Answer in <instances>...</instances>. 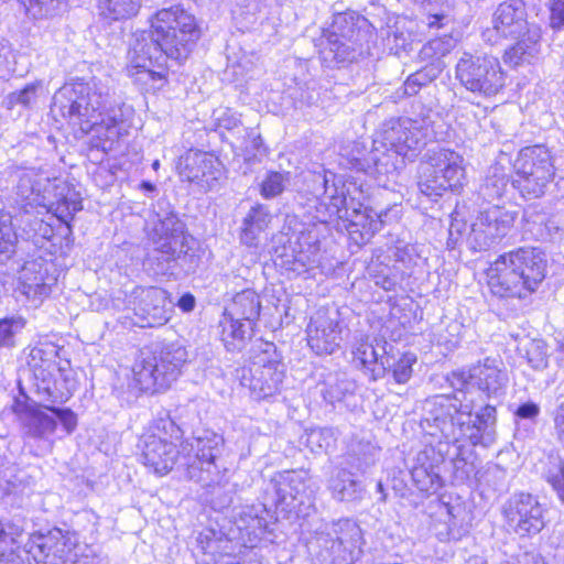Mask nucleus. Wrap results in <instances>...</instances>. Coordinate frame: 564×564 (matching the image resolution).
Wrapping results in <instances>:
<instances>
[{
	"instance_id": "nucleus-1",
	"label": "nucleus",
	"mask_w": 564,
	"mask_h": 564,
	"mask_svg": "<svg viewBox=\"0 0 564 564\" xmlns=\"http://www.w3.org/2000/svg\"><path fill=\"white\" fill-rule=\"evenodd\" d=\"M184 432L170 417H158L151 431L140 440L141 462L155 474H169L174 466L184 469L188 480L202 487L219 485L226 468L219 464L224 448V437L209 430H204L192 438H185L180 447L173 441L183 437Z\"/></svg>"
},
{
	"instance_id": "nucleus-2",
	"label": "nucleus",
	"mask_w": 564,
	"mask_h": 564,
	"mask_svg": "<svg viewBox=\"0 0 564 564\" xmlns=\"http://www.w3.org/2000/svg\"><path fill=\"white\" fill-rule=\"evenodd\" d=\"M51 111L83 134L93 133V148L106 153L127 132L121 107L112 102L109 87L96 77L64 84L53 96Z\"/></svg>"
},
{
	"instance_id": "nucleus-3",
	"label": "nucleus",
	"mask_w": 564,
	"mask_h": 564,
	"mask_svg": "<svg viewBox=\"0 0 564 564\" xmlns=\"http://www.w3.org/2000/svg\"><path fill=\"white\" fill-rule=\"evenodd\" d=\"M427 406L426 423L437 429L448 442L465 438L481 447L496 442V405L479 403L463 393V399L457 394L436 395L427 401Z\"/></svg>"
},
{
	"instance_id": "nucleus-4",
	"label": "nucleus",
	"mask_w": 564,
	"mask_h": 564,
	"mask_svg": "<svg viewBox=\"0 0 564 564\" xmlns=\"http://www.w3.org/2000/svg\"><path fill=\"white\" fill-rule=\"evenodd\" d=\"M432 122L429 113L387 120L373 140V150L367 158H352L351 169L370 175L395 171L399 156L403 162L419 155L430 137Z\"/></svg>"
},
{
	"instance_id": "nucleus-5",
	"label": "nucleus",
	"mask_w": 564,
	"mask_h": 564,
	"mask_svg": "<svg viewBox=\"0 0 564 564\" xmlns=\"http://www.w3.org/2000/svg\"><path fill=\"white\" fill-rule=\"evenodd\" d=\"M546 260L538 248L522 247L499 256L488 268V286L499 297L524 299L545 278Z\"/></svg>"
},
{
	"instance_id": "nucleus-6",
	"label": "nucleus",
	"mask_w": 564,
	"mask_h": 564,
	"mask_svg": "<svg viewBox=\"0 0 564 564\" xmlns=\"http://www.w3.org/2000/svg\"><path fill=\"white\" fill-rule=\"evenodd\" d=\"M527 17L522 0L502 2L492 14L491 26L482 32L484 41L491 45L506 39L518 40L503 55L505 63L513 67L531 63L540 52L541 28L530 24Z\"/></svg>"
},
{
	"instance_id": "nucleus-7",
	"label": "nucleus",
	"mask_w": 564,
	"mask_h": 564,
	"mask_svg": "<svg viewBox=\"0 0 564 564\" xmlns=\"http://www.w3.org/2000/svg\"><path fill=\"white\" fill-rule=\"evenodd\" d=\"M323 188L321 196L317 198L316 219L321 223H329L334 219H343L349 221L352 226H360L370 235L379 231L381 227L398 218L399 209L397 205L390 208L376 209L359 204L348 206L347 195L349 189L345 182L333 172L326 171L323 175L316 176Z\"/></svg>"
},
{
	"instance_id": "nucleus-8",
	"label": "nucleus",
	"mask_w": 564,
	"mask_h": 564,
	"mask_svg": "<svg viewBox=\"0 0 564 564\" xmlns=\"http://www.w3.org/2000/svg\"><path fill=\"white\" fill-rule=\"evenodd\" d=\"M154 248L147 254L144 267L154 275L181 279L194 273L199 257L188 245L184 224L176 215L170 214L156 228Z\"/></svg>"
},
{
	"instance_id": "nucleus-9",
	"label": "nucleus",
	"mask_w": 564,
	"mask_h": 564,
	"mask_svg": "<svg viewBox=\"0 0 564 564\" xmlns=\"http://www.w3.org/2000/svg\"><path fill=\"white\" fill-rule=\"evenodd\" d=\"M150 33L143 32L138 37L153 41L171 59L185 61L200 32L195 17L180 4L159 10L151 19Z\"/></svg>"
},
{
	"instance_id": "nucleus-10",
	"label": "nucleus",
	"mask_w": 564,
	"mask_h": 564,
	"mask_svg": "<svg viewBox=\"0 0 564 564\" xmlns=\"http://www.w3.org/2000/svg\"><path fill=\"white\" fill-rule=\"evenodd\" d=\"M187 359L186 348L176 343L145 347L133 366L134 381L143 392L165 390L178 378Z\"/></svg>"
},
{
	"instance_id": "nucleus-11",
	"label": "nucleus",
	"mask_w": 564,
	"mask_h": 564,
	"mask_svg": "<svg viewBox=\"0 0 564 564\" xmlns=\"http://www.w3.org/2000/svg\"><path fill=\"white\" fill-rule=\"evenodd\" d=\"M285 366L273 343L257 339L250 349L248 366L238 370L241 386L250 390L256 400H264L280 392Z\"/></svg>"
},
{
	"instance_id": "nucleus-12",
	"label": "nucleus",
	"mask_w": 564,
	"mask_h": 564,
	"mask_svg": "<svg viewBox=\"0 0 564 564\" xmlns=\"http://www.w3.org/2000/svg\"><path fill=\"white\" fill-rule=\"evenodd\" d=\"M362 533L358 523L351 519H339L325 524L316 533L311 547L319 564H354L360 554Z\"/></svg>"
},
{
	"instance_id": "nucleus-13",
	"label": "nucleus",
	"mask_w": 564,
	"mask_h": 564,
	"mask_svg": "<svg viewBox=\"0 0 564 564\" xmlns=\"http://www.w3.org/2000/svg\"><path fill=\"white\" fill-rule=\"evenodd\" d=\"M427 166L424 167L417 186L430 197H441L446 191H458L465 181L463 156L454 150L435 147L426 152Z\"/></svg>"
},
{
	"instance_id": "nucleus-14",
	"label": "nucleus",
	"mask_w": 564,
	"mask_h": 564,
	"mask_svg": "<svg viewBox=\"0 0 564 564\" xmlns=\"http://www.w3.org/2000/svg\"><path fill=\"white\" fill-rule=\"evenodd\" d=\"M512 186L528 199L539 198L554 180V158L549 148L536 144L523 148L514 162Z\"/></svg>"
},
{
	"instance_id": "nucleus-15",
	"label": "nucleus",
	"mask_w": 564,
	"mask_h": 564,
	"mask_svg": "<svg viewBox=\"0 0 564 564\" xmlns=\"http://www.w3.org/2000/svg\"><path fill=\"white\" fill-rule=\"evenodd\" d=\"M455 78L477 97L490 98L505 86V73L494 56L464 52L455 66Z\"/></svg>"
},
{
	"instance_id": "nucleus-16",
	"label": "nucleus",
	"mask_w": 564,
	"mask_h": 564,
	"mask_svg": "<svg viewBox=\"0 0 564 564\" xmlns=\"http://www.w3.org/2000/svg\"><path fill=\"white\" fill-rule=\"evenodd\" d=\"M57 355L56 347L50 344L35 346L30 351L28 365L41 402L65 403L72 397Z\"/></svg>"
},
{
	"instance_id": "nucleus-17",
	"label": "nucleus",
	"mask_w": 564,
	"mask_h": 564,
	"mask_svg": "<svg viewBox=\"0 0 564 564\" xmlns=\"http://www.w3.org/2000/svg\"><path fill=\"white\" fill-rule=\"evenodd\" d=\"M171 59L153 41L135 37L129 51L128 75L144 91H155L165 84V67Z\"/></svg>"
},
{
	"instance_id": "nucleus-18",
	"label": "nucleus",
	"mask_w": 564,
	"mask_h": 564,
	"mask_svg": "<svg viewBox=\"0 0 564 564\" xmlns=\"http://www.w3.org/2000/svg\"><path fill=\"white\" fill-rule=\"evenodd\" d=\"M78 544V535L70 530L53 528L32 533L21 549L26 564L64 563Z\"/></svg>"
},
{
	"instance_id": "nucleus-19",
	"label": "nucleus",
	"mask_w": 564,
	"mask_h": 564,
	"mask_svg": "<svg viewBox=\"0 0 564 564\" xmlns=\"http://www.w3.org/2000/svg\"><path fill=\"white\" fill-rule=\"evenodd\" d=\"M358 19L352 14H338L332 25V31L325 36L319 51L321 58L327 67L352 62L360 54L358 44L360 31Z\"/></svg>"
},
{
	"instance_id": "nucleus-20",
	"label": "nucleus",
	"mask_w": 564,
	"mask_h": 564,
	"mask_svg": "<svg viewBox=\"0 0 564 564\" xmlns=\"http://www.w3.org/2000/svg\"><path fill=\"white\" fill-rule=\"evenodd\" d=\"M123 308L133 312L138 317L135 324L140 327H155L170 319L171 301L167 292L161 288L134 286L126 294Z\"/></svg>"
},
{
	"instance_id": "nucleus-21",
	"label": "nucleus",
	"mask_w": 564,
	"mask_h": 564,
	"mask_svg": "<svg viewBox=\"0 0 564 564\" xmlns=\"http://www.w3.org/2000/svg\"><path fill=\"white\" fill-rule=\"evenodd\" d=\"M508 527L518 535L539 533L545 525L544 509L538 497L528 492L513 494L502 506Z\"/></svg>"
},
{
	"instance_id": "nucleus-22",
	"label": "nucleus",
	"mask_w": 564,
	"mask_h": 564,
	"mask_svg": "<svg viewBox=\"0 0 564 564\" xmlns=\"http://www.w3.org/2000/svg\"><path fill=\"white\" fill-rule=\"evenodd\" d=\"M275 507L285 514L300 512L301 507L312 505L315 486L305 470H285L274 479Z\"/></svg>"
},
{
	"instance_id": "nucleus-23",
	"label": "nucleus",
	"mask_w": 564,
	"mask_h": 564,
	"mask_svg": "<svg viewBox=\"0 0 564 564\" xmlns=\"http://www.w3.org/2000/svg\"><path fill=\"white\" fill-rule=\"evenodd\" d=\"M345 328L337 310L321 308L307 325V344L316 355H332L340 348Z\"/></svg>"
},
{
	"instance_id": "nucleus-24",
	"label": "nucleus",
	"mask_w": 564,
	"mask_h": 564,
	"mask_svg": "<svg viewBox=\"0 0 564 564\" xmlns=\"http://www.w3.org/2000/svg\"><path fill=\"white\" fill-rule=\"evenodd\" d=\"M516 213L491 206L481 212L471 225L469 243L474 250H487L500 241L512 228Z\"/></svg>"
},
{
	"instance_id": "nucleus-25",
	"label": "nucleus",
	"mask_w": 564,
	"mask_h": 564,
	"mask_svg": "<svg viewBox=\"0 0 564 564\" xmlns=\"http://www.w3.org/2000/svg\"><path fill=\"white\" fill-rule=\"evenodd\" d=\"M508 380V375L499 358L487 357L484 361L471 367L473 384L487 398V403L496 406L506 393ZM475 400L486 404L482 395L479 397V400Z\"/></svg>"
},
{
	"instance_id": "nucleus-26",
	"label": "nucleus",
	"mask_w": 564,
	"mask_h": 564,
	"mask_svg": "<svg viewBox=\"0 0 564 564\" xmlns=\"http://www.w3.org/2000/svg\"><path fill=\"white\" fill-rule=\"evenodd\" d=\"M11 409L29 437L45 440L56 431L55 417L42 411L41 404L23 392L13 399Z\"/></svg>"
},
{
	"instance_id": "nucleus-27",
	"label": "nucleus",
	"mask_w": 564,
	"mask_h": 564,
	"mask_svg": "<svg viewBox=\"0 0 564 564\" xmlns=\"http://www.w3.org/2000/svg\"><path fill=\"white\" fill-rule=\"evenodd\" d=\"M279 241L283 243L280 256L292 258L294 265L308 270L322 264L319 241L314 231L293 230L291 235L281 232Z\"/></svg>"
},
{
	"instance_id": "nucleus-28",
	"label": "nucleus",
	"mask_w": 564,
	"mask_h": 564,
	"mask_svg": "<svg viewBox=\"0 0 564 564\" xmlns=\"http://www.w3.org/2000/svg\"><path fill=\"white\" fill-rule=\"evenodd\" d=\"M442 456L434 447L426 446L413 458L410 474L414 486L426 495L435 494L442 487L438 465Z\"/></svg>"
},
{
	"instance_id": "nucleus-29",
	"label": "nucleus",
	"mask_w": 564,
	"mask_h": 564,
	"mask_svg": "<svg viewBox=\"0 0 564 564\" xmlns=\"http://www.w3.org/2000/svg\"><path fill=\"white\" fill-rule=\"evenodd\" d=\"M387 345V341H383L382 345L377 344V346H373L367 336L360 335L359 338H355L352 345L354 360L358 361L365 369L376 372V367H378L384 373L392 365Z\"/></svg>"
},
{
	"instance_id": "nucleus-30",
	"label": "nucleus",
	"mask_w": 564,
	"mask_h": 564,
	"mask_svg": "<svg viewBox=\"0 0 564 564\" xmlns=\"http://www.w3.org/2000/svg\"><path fill=\"white\" fill-rule=\"evenodd\" d=\"M256 323L223 315L220 339L230 352H240L251 341Z\"/></svg>"
},
{
	"instance_id": "nucleus-31",
	"label": "nucleus",
	"mask_w": 564,
	"mask_h": 564,
	"mask_svg": "<svg viewBox=\"0 0 564 564\" xmlns=\"http://www.w3.org/2000/svg\"><path fill=\"white\" fill-rule=\"evenodd\" d=\"M453 442L454 453L452 456L453 476L458 482L465 484L473 480L478 473V456L475 452L477 445L465 444V438H457Z\"/></svg>"
},
{
	"instance_id": "nucleus-32",
	"label": "nucleus",
	"mask_w": 564,
	"mask_h": 564,
	"mask_svg": "<svg viewBox=\"0 0 564 564\" xmlns=\"http://www.w3.org/2000/svg\"><path fill=\"white\" fill-rule=\"evenodd\" d=\"M272 216L269 208L257 204L250 208L242 220L240 241L247 247H257L260 235L265 231L271 223Z\"/></svg>"
},
{
	"instance_id": "nucleus-33",
	"label": "nucleus",
	"mask_w": 564,
	"mask_h": 564,
	"mask_svg": "<svg viewBox=\"0 0 564 564\" xmlns=\"http://www.w3.org/2000/svg\"><path fill=\"white\" fill-rule=\"evenodd\" d=\"M24 529L12 521H0V564H26L18 544Z\"/></svg>"
},
{
	"instance_id": "nucleus-34",
	"label": "nucleus",
	"mask_w": 564,
	"mask_h": 564,
	"mask_svg": "<svg viewBox=\"0 0 564 564\" xmlns=\"http://www.w3.org/2000/svg\"><path fill=\"white\" fill-rule=\"evenodd\" d=\"M524 232L535 240H550L558 231L554 219L538 205L524 209Z\"/></svg>"
},
{
	"instance_id": "nucleus-35",
	"label": "nucleus",
	"mask_w": 564,
	"mask_h": 564,
	"mask_svg": "<svg viewBox=\"0 0 564 564\" xmlns=\"http://www.w3.org/2000/svg\"><path fill=\"white\" fill-rule=\"evenodd\" d=\"M327 488L338 501H355L362 497V484L345 468H336L328 479Z\"/></svg>"
},
{
	"instance_id": "nucleus-36",
	"label": "nucleus",
	"mask_w": 564,
	"mask_h": 564,
	"mask_svg": "<svg viewBox=\"0 0 564 564\" xmlns=\"http://www.w3.org/2000/svg\"><path fill=\"white\" fill-rule=\"evenodd\" d=\"M260 296L251 289L237 293L225 308L224 315L256 323L260 316Z\"/></svg>"
},
{
	"instance_id": "nucleus-37",
	"label": "nucleus",
	"mask_w": 564,
	"mask_h": 564,
	"mask_svg": "<svg viewBox=\"0 0 564 564\" xmlns=\"http://www.w3.org/2000/svg\"><path fill=\"white\" fill-rule=\"evenodd\" d=\"M142 0H97V14L106 23L126 21L135 17Z\"/></svg>"
},
{
	"instance_id": "nucleus-38",
	"label": "nucleus",
	"mask_w": 564,
	"mask_h": 564,
	"mask_svg": "<svg viewBox=\"0 0 564 564\" xmlns=\"http://www.w3.org/2000/svg\"><path fill=\"white\" fill-rule=\"evenodd\" d=\"M32 269L24 267L21 274L22 293L33 302L41 303L52 292L55 279L45 278L42 272L32 275Z\"/></svg>"
},
{
	"instance_id": "nucleus-39",
	"label": "nucleus",
	"mask_w": 564,
	"mask_h": 564,
	"mask_svg": "<svg viewBox=\"0 0 564 564\" xmlns=\"http://www.w3.org/2000/svg\"><path fill=\"white\" fill-rule=\"evenodd\" d=\"M59 197L52 204L55 216L70 229V221L74 215L83 209L82 199L78 194L69 188H63Z\"/></svg>"
},
{
	"instance_id": "nucleus-40",
	"label": "nucleus",
	"mask_w": 564,
	"mask_h": 564,
	"mask_svg": "<svg viewBox=\"0 0 564 564\" xmlns=\"http://www.w3.org/2000/svg\"><path fill=\"white\" fill-rule=\"evenodd\" d=\"M268 517L269 511L265 506L257 505L247 507L242 510L240 514V522L249 534L258 536L267 532L270 523ZM239 528L242 529L241 525H239Z\"/></svg>"
},
{
	"instance_id": "nucleus-41",
	"label": "nucleus",
	"mask_w": 564,
	"mask_h": 564,
	"mask_svg": "<svg viewBox=\"0 0 564 564\" xmlns=\"http://www.w3.org/2000/svg\"><path fill=\"white\" fill-rule=\"evenodd\" d=\"M213 166V159L206 153L196 152L186 158L185 176L191 182L202 181Z\"/></svg>"
},
{
	"instance_id": "nucleus-42",
	"label": "nucleus",
	"mask_w": 564,
	"mask_h": 564,
	"mask_svg": "<svg viewBox=\"0 0 564 564\" xmlns=\"http://www.w3.org/2000/svg\"><path fill=\"white\" fill-rule=\"evenodd\" d=\"M455 46V41L449 35L430 40L420 51L422 59L440 58L448 54Z\"/></svg>"
},
{
	"instance_id": "nucleus-43",
	"label": "nucleus",
	"mask_w": 564,
	"mask_h": 564,
	"mask_svg": "<svg viewBox=\"0 0 564 564\" xmlns=\"http://www.w3.org/2000/svg\"><path fill=\"white\" fill-rule=\"evenodd\" d=\"M416 362V356L413 352L402 354L398 360L391 356L392 377L397 383H406L412 377V367Z\"/></svg>"
},
{
	"instance_id": "nucleus-44",
	"label": "nucleus",
	"mask_w": 564,
	"mask_h": 564,
	"mask_svg": "<svg viewBox=\"0 0 564 564\" xmlns=\"http://www.w3.org/2000/svg\"><path fill=\"white\" fill-rule=\"evenodd\" d=\"M289 173L269 172L261 183L262 197L270 199L279 196L289 183Z\"/></svg>"
},
{
	"instance_id": "nucleus-45",
	"label": "nucleus",
	"mask_w": 564,
	"mask_h": 564,
	"mask_svg": "<svg viewBox=\"0 0 564 564\" xmlns=\"http://www.w3.org/2000/svg\"><path fill=\"white\" fill-rule=\"evenodd\" d=\"M527 359L531 367L535 370H542L547 367L549 355L547 348L543 340H529L525 347Z\"/></svg>"
},
{
	"instance_id": "nucleus-46",
	"label": "nucleus",
	"mask_w": 564,
	"mask_h": 564,
	"mask_svg": "<svg viewBox=\"0 0 564 564\" xmlns=\"http://www.w3.org/2000/svg\"><path fill=\"white\" fill-rule=\"evenodd\" d=\"M352 389L354 384L348 380L328 379L325 382V388L322 390V395L326 402L334 404L341 401Z\"/></svg>"
},
{
	"instance_id": "nucleus-47",
	"label": "nucleus",
	"mask_w": 564,
	"mask_h": 564,
	"mask_svg": "<svg viewBox=\"0 0 564 564\" xmlns=\"http://www.w3.org/2000/svg\"><path fill=\"white\" fill-rule=\"evenodd\" d=\"M394 261L399 264L398 267L400 268V271L408 272V270L416 267L420 261L416 246L410 243L397 246L394 251Z\"/></svg>"
},
{
	"instance_id": "nucleus-48",
	"label": "nucleus",
	"mask_w": 564,
	"mask_h": 564,
	"mask_svg": "<svg viewBox=\"0 0 564 564\" xmlns=\"http://www.w3.org/2000/svg\"><path fill=\"white\" fill-rule=\"evenodd\" d=\"M411 272L400 271V268L394 265L392 269L387 268L386 271H381L375 275L376 285L380 286L384 291L394 290L406 276H410Z\"/></svg>"
},
{
	"instance_id": "nucleus-49",
	"label": "nucleus",
	"mask_w": 564,
	"mask_h": 564,
	"mask_svg": "<svg viewBox=\"0 0 564 564\" xmlns=\"http://www.w3.org/2000/svg\"><path fill=\"white\" fill-rule=\"evenodd\" d=\"M25 325L22 317H8L0 321V346L11 347L14 345V335Z\"/></svg>"
},
{
	"instance_id": "nucleus-50",
	"label": "nucleus",
	"mask_w": 564,
	"mask_h": 564,
	"mask_svg": "<svg viewBox=\"0 0 564 564\" xmlns=\"http://www.w3.org/2000/svg\"><path fill=\"white\" fill-rule=\"evenodd\" d=\"M547 482L556 490L560 499L564 502V462L560 458L551 460V468L545 474Z\"/></svg>"
},
{
	"instance_id": "nucleus-51",
	"label": "nucleus",
	"mask_w": 564,
	"mask_h": 564,
	"mask_svg": "<svg viewBox=\"0 0 564 564\" xmlns=\"http://www.w3.org/2000/svg\"><path fill=\"white\" fill-rule=\"evenodd\" d=\"M26 11L35 19L52 15L59 3V0H21Z\"/></svg>"
},
{
	"instance_id": "nucleus-52",
	"label": "nucleus",
	"mask_w": 564,
	"mask_h": 564,
	"mask_svg": "<svg viewBox=\"0 0 564 564\" xmlns=\"http://www.w3.org/2000/svg\"><path fill=\"white\" fill-rule=\"evenodd\" d=\"M39 87V84L32 83L28 84L23 89L10 94L8 97L9 105L31 107L36 101Z\"/></svg>"
},
{
	"instance_id": "nucleus-53",
	"label": "nucleus",
	"mask_w": 564,
	"mask_h": 564,
	"mask_svg": "<svg viewBox=\"0 0 564 564\" xmlns=\"http://www.w3.org/2000/svg\"><path fill=\"white\" fill-rule=\"evenodd\" d=\"M44 403L42 406L51 411L59 420L66 433H73L77 426L76 414L70 409L55 406V403Z\"/></svg>"
},
{
	"instance_id": "nucleus-54",
	"label": "nucleus",
	"mask_w": 564,
	"mask_h": 564,
	"mask_svg": "<svg viewBox=\"0 0 564 564\" xmlns=\"http://www.w3.org/2000/svg\"><path fill=\"white\" fill-rule=\"evenodd\" d=\"M17 240L15 232L11 226L10 218L0 216V253H10Z\"/></svg>"
},
{
	"instance_id": "nucleus-55",
	"label": "nucleus",
	"mask_w": 564,
	"mask_h": 564,
	"mask_svg": "<svg viewBox=\"0 0 564 564\" xmlns=\"http://www.w3.org/2000/svg\"><path fill=\"white\" fill-rule=\"evenodd\" d=\"M449 384L458 391L456 393L459 399H463V393H465L463 390L473 381H471V368L466 371L463 369L454 370L449 373L447 378ZM470 398H473L471 393L466 392Z\"/></svg>"
},
{
	"instance_id": "nucleus-56",
	"label": "nucleus",
	"mask_w": 564,
	"mask_h": 564,
	"mask_svg": "<svg viewBox=\"0 0 564 564\" xmlns=\"http://www.w3.org/2000/svg\"><path fill=\"white\" fill-rule=\"evenodd\" d=\"M432 80V77L422 69L411 74L404 82V93L409 96H413L419 93L420 88L427 85Z\"/></svg>"
},
{
	"instance_id": "nucleus-57",
	"label": "nucleus",
	"mask_w": 564,
	"mask_h": 564,
	"mask_svg": "<svg viewBox=\"0 0 564 564\" xmlns=\"http://www.w3.org/2000/svg\"><path fill=\"white\" fill-rule=\"evenodd\" d=\"M550 26L554 30L564 28V0H549Z\"/></svg>"
},
{
	"instance_id": "nucleus-58",
	"label": "nucleus",
	"mask_w": 564,
	"mask_h": 564,
	"mask_svg": "<svg viewBox=\"0 0 564 564\" xmlns=\"http://www.w3.org/2000/svg\"><path fill=\"white\" fill-rule=\"evenodd\" d=\"M540 406L538 403L533 401H527L517 406L513 411V415L516 421L525 420L530 422H535L536 417L540 415Z\"/></svg>"
},
{
	"instance_id": "nucleus-59",
	"label": "nucleus",
	"mask_w": 564,
	"mask_h": 564,
	"mask_svg": "<svg viewBox=\"0 0 564 564\" xmlns=\"http://www.w3.org/2000/svg\"><path fill=\"white\" fill-rule=\"evenodd\" d=\"M216 122L218 129H225L227 131L238 129L241 126L238 115L229 109L223 110L216 117Z\"/></svg>"
},
{
	"instance_id": "nucleus-60",
	"label": "nucleus",
	"mask_w": 564,
	"mask_h": 564,
	"mask_svg": "<svg viewBox=\"0 0 564 564\" xmlns=\"http://www.w3.org/2000/svg\"><path fill=\"white\" fill-rule=\"evenodd\" d=\"M108 560L106 556L98 554L90 547H85L84 552L76 554L73 564H107Z\"/></svg>"
},
{
	"instance_id": "nucleus-61",
	"label": "nucleus",
	"mask_w": 564,
	"mask_h": 564,
	"mask_svg": "<svg viewBox=\"0 0 564 564\" xmlns=\"http://www.w3.org/2000/svg\"><path fill=\"white\" fill-rule=\"evenodd\" d=\"M33 192H35L33 175L30 172H23L19 178L18 193L22 197L28 198Z\"/></svg>"
},
{
	"instance_id": "nucleus-62",
	"label": "nucleus",
	"mask_w": 564,
	"mask_h": 564,
	"mask_svg": "<svg viewBox=\"0 0 564 564\" xmlns=\"http://www.w3.org/2000/svg\"><path fill=\"white\" fill-rule=\"evenodd\" d=\"M554 430L557 441L564 447V401L561 402L555 411Z\"/></svg>"
},
{
	"instance_id": "nucleus-63",
	"label": "nucleus",
	"mask_w": 564,
	"mask_h": 564,
	"mask_svg": "<svg viewBox=\"0 0 564 564\" xmlns=\"http://www.w3.org/2000/svg\"><path fill=\"white\" fill-rule=\"evenodd\" d=\"M377 455V448L368 443L366 445V452L364 453L361 458H358L360 463L358 464L357 468L364 470L366 467L372 465L375 463Z\"/></svg>"
},
{
	"instance_id": "nucleus-64",
	"label": "nucleus",
	"mask_w": 564,
	"mask_h": 564,
	"mask_svg": "<svg viewBox=\"0 0 564 564\" xmlns=\"http://www.w3.org/2000/svg\"><path fill=\"white\" fill-rule=\"evenodd\" d=\"M195 296L191 293L183 294L177 302V306L185 313L192 312L195 308Z\"/></svg>"
}]
</instances>
